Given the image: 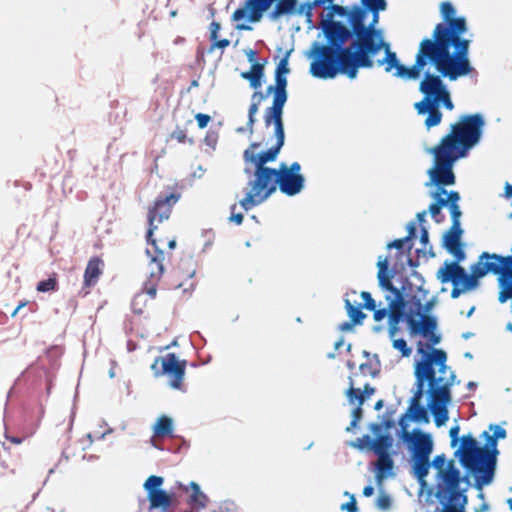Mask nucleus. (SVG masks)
<instances>
[{
    "instance_id": "20",
    "label": "nucleus",
    "mask_w": 512,
    "mask_h": 512,
    "mask_svg": "<svg viewBox=\"0 0 512 512\" xmlns=\"http://www.w3.org/2000/svg\"><path fill=\"white\" fill-rule=\"evenodd\" d=\"M407 414H404L399 424L403 429V439L411 445L412 457H430L433 450V441L429 434L415 429L412 433L406 431L404 422Z\"/></svg>"
},
{
    "instance_id": "18",
    "label": "nucleus",
    "mask_w": 512,
    "mask_h": 512,
    "mask_svg": "<svg viewBox=\"0 0 512 512\" xmlns=\"http://www.w3.org/2000/svg\"><path fill=\"white\" fill-rule=\"evenodd\" d=\"M441 490L435 492V497L443 504L441 512H465V506L468 502L466 492L468 486L464 488L454 486V480H448Z\"/></svg>"
},
{
    "instance_id": "54",
    "label": "nucleus",
    "mask_w": 512,
    "mask_h": 512,
    "mask_svg": "<svg viewBox=\"0 0 512 512\" xmlns=\"http://www.w3.org/2000/svg\"><path fill=\"white\" fill-rule=\"evenodd\" d=\"M448 252L456 258L455 262H457L458 264L459 262L463 261L466 257V254L461 248V246L450 249Z\"/></svg>"
},
{
    "instance_id": "58",
    "label": "nucleus",
    "mask_w": 512,
    "mask_h": 512,
    "mask_svg": "<svg viewBox=\"0 0 512 512\" xmlns=\"http://www.w3.org/2000/svg\"><path fill=\"white\" fill-rule=\"evenodd\" d=\"M459 430H460L459 426H454L449 431L452 447H455L459 441V437H458Z\"/></svg>"
},
{
    "instance_id": "23",
    "label": "nucleus",
    "mask_w": 512,
    "mask_h": 512,
    "mask_svg": "<svg viewBox=\"0 0 512 512\" xmlns=\"http://www.w3.org/2000/svg\"><path fill=\"white\" fill-rule=\"evenodd\" d=\"M345 307L348 316L350 317V320H352L354 323L360 324L366 316L362 312V308H364V306H362V304L358 302L357 290H351L349 293L346 294Z\"/></svg>"
},
{
    "instance_id": "50",
    "label": "nucleus",
    "mask_w": 512,
    "mask_h": 512,
    "mask_svg": "<svg viewBox=\"0 0 512 512\" xmlns=\"http://www.w3.org/2000/svg\"><path fill=\"white\" fill-rule=\"evenodd\" d=\"M57 285L56 274H52L48 279L39 281L36 288H55Z\"/></svg>"
},
{
    "instance_id": "49",
    "label": "nucleus",
    "mask_w": 512,
    "mask_h": 512,
    "mask_svg": "<svg viewBox=\"0 0 512 512\" xmlns=\"http://www.w3.org/2000/svg\"><path fill=\"white\" fill-rule=\"evenodd\" d=\"M362 405H359L353 409L352 412V420L350 422V426L347 427V431H349L351 428L356 427L360 419L362 418Z\"/></svg>"
},
{
    "instance_id": "52",
    "label": "nucleus",
    "mask_w": 512,
    "mask_h": 512,
    "mask_svg": "<svg viewBox=\"0 0 512 512\" xmlns=\"http://www.w3.org/2000/svg\"><path fill=\"white\" fill-rule=\"evenodd\" d=\"M195 119L197 121L198 127L201 129L205 128L211 120L209 115L203 113L196 114Z\"/></svg>"
},
{
    "instance_id": "47",
    "label": "nucleus",
    "mask_w": 512,
    "mask_h": 512,
    "mask_svg": "<svg viewBox=\"0 0 512 512\" xmlns=\"http://www.w3.org/2000/svg\"><path fill=\"white\" fill-rule=\"evenodd\" d=\"M441 209L442 208H439L438 206L436 205H433L432 203L430 204L429 206V209L427 212L430 213L431 217L433 218V220L436 222V223H442L445 219V216L442 214L441 212Z\"/></svg>"
},
{
    "instance_id": "55",
    "label": "nucleus",
    "mask_w": 512,
    "mask_h": 512,
    "mask_svg": "<svg viewBox=\"0 0 512 512\" xmlns=\"http://www.w3.org/2000/svg\"><path fill=\"white\" fill-rule=\"evenodd\" d=\"M434 202L432 203L433 205H436L438 206L439 208H443V207H449V199L444 196H430Z\"/></svg>"
},
{
    "instance_id": "21",
    "label": "nucleus",
    "mask_w": 512,
    "mask_h": 512,
    "mask_svg": "<svg viewBox=\"0 0 512 512\" xmlns=\"http://www.w3.org/2000/svg\"><path fill=\"white\" fill-rule=\"evenodd\" d=\"M272 106L266 108L264 113V123L266 127L273 125L274 128L284 129L283 109L287 101V91L272 90Z\"/></svg>"
},
{
    "instance_id": "34",
    "label": "nucleus",
    "mask_w": 512,
    "mask_h": 512,
    "mask_svg": "<svg viewBox=\"0 0 512 512\" xmlns=\"http://www.w3.org/2000/svg\"><path fill=\"white\" fill-rule=\"evenodd\" d=\"M393 443V440L391 436L389 435H380L377 437V439L372 444V449L374 450L375 454L383 455L389 454L388 450L391 448Z\"/></svg>"
},
{
    "instance_id": "26",
    "label": "nucleus",
    "mask_w": 512,
    "mask_h": 512,
    "mask_svg": "<svg viewBox=\"0 0 512 512\" xmlns=\"http://www.w3.org/2000/svg\"><path fill=\"white\" fill-rule=\"evenodd\" d=\"M430 466V457H412V473L421 485L426 484Z\"/></svg>"
},
{
    "instance_id": "62",
    "label": "nucleus",
    "mask_w": 512,
    "mask_h": 512,
    "mask_svg": "<svg viewBox=\"0 0 512 512\" xmlns=\"http://www.w3.org/2000/svg\"><path fill=\"white\" fill-rule=\"evenodd\" d=\"M301 165L298 162H293L289 167L286 165V171L295 175H302L300 173Z\"/></svg>"
},
{
    "instance_id": "51",
    "label": "nucleus",
    "mask_w": 512,
    "mask_h": 512,
    "mask_svg": "<svg viewBox=\"0 0 512 512\" xmlns=\"http://www.w3.org/2000/svg\"><path fill=\"white\" fill-rule=\"evenodd\" d=\"M420 242L423 245V249H426L427 246L430 247V254L434 256L432 252V246L429 244V233L426 227L422 226L420 231Z\"/></svg>"
},
{
    "instance_id": "12",
    "label": "nucleus",
    "mask_w": 512,
    "mask_h": 512,
    "mask_svg": "<svg viewBox=\"0 0 512 512\" xmlns=\"http://www.w3.org/2000/svg\"><path fill=\"white\" fill-rule=\"evenodd\" d=\"M297 3V0H246L243 7L234 11L232 20L238 22L246 18L249 22L257 23L275 4L267 17L271 21H276L283 16L295 14Z\"/></svg>"
},
{
    "instance_id": "39",
    "label": "nucleus",
    "mask_w": 512,
    "mask_h": 512,
    "mask_svg": "<svg viewBox=\"0 0 512 512\" xmlns=\"http://www.w3.org/2000/svg\"><path fill=\"white\" fill-rule=\"evenodd\" d=\"M358 298L361 299V304L367 310H374L376 308L375 300L372 298L371 294L366 290H361L358 293Z\"/></svg>"
},
{
    "instance_id": "7",
    "label": "nucleus",
    "mask_w": 512,
    "mask_h": 512,
    "mask_svg": "<svg viewBox=\"0 0 512 512\" xmlns=\"http://www.w3.org/2000/svg\"><path fill=\"white\" fill-rule=\"evenodd\" d=\"M417 352L421 359L415 364L416 390L411 400L408 413L410 418L416 422H428L429 417L426 408L420 405V400L424 394V385L428 383V390H432L437 384L436 373L441 375L448 372L447 354L442 349L424 350L423 342H418Z\"/></svg>"
},
{
    "instance_id": "57",
    "label": "nucleus",
    "mask_w": 512,
    "mask_h": 512,
    "mask_svg": "<svg viewBox=\"0 0 512 512\" xmlns=\"http://www.w3.org/2000/svg\"><path fill=\"white\" fill-rule=\"evenodd\" d=\"M408 235L405 237V240H408L409 242L412 241L413 238L416 236V223L411 221L406 226Z\"/></svg>"
},
{
    "instance_id": "29",
    "label": "nucleus",
    "mask_w": 512,
    "mask_h": 512,
    "mask_svg": "<svg viewBox=\"0 0 512 512\" xmlns=\"http://www.w3.org/2000/svg\"><path fill=\"white\" fill-rule=\"evenodd\" d=\"M394 466L393 459L390 454L378 455V459L375 463V467L377 470L376 479L378 483H381L382 480L389 474Z\"/></svg>"
},
{
    "instance_id": "2",
    "label": "nucleus",
    "mask_w": 512,
    "mask_h": 512,
    "mask_svg": "<svg viewBox=\"0 0 512 512\" xmlns=\"http://www.w3.org/2000/svg\"><path fill=\"white\" fill-rule=\"evenodd\" d=\"M467 30L465 17H458L450 27L438 23L432 38L423 39L425 67L438 68L450 81L470 74L473 70L468 57L470 40L461 37Z\"/></svg>"
},
{
    "instance_id": "48",
    "label": "nucleus",
    "mask_w": 512,
    "mask_h": 512,
    "mask_svg": "<svg viewBox=\"0 0 512 512\" xmlns=\"http://www.w3.org/2000/svg\"><path fill=\"white\" fill-rule=\"evenodd\" d=\"M376 505L380 510L386 511L391 507V498L388 494L382 493L376 501Z\"/></svg>"
},
{
    "instance_id": "60",
    "label": "nucleus",
    "mask_w": 512,
    "mask_h": 512,
    "mask_svg": "<svg viewBox=\"0 0 512 512\" xmlns=\"http://www.w3.org/2000/svg\"><path fill=\"white\" fill-rule=\"evenodd\" d=\"M172 138L176 139L180 143H184L186 140V132L182 129L177 128L172 133Z\"/></svg>"
},
{
    "instance_id": "24",
    "label": "nucleus",
    "mask_w": 512,
    "mask_h": 512,
    "mask_svg": "<svg viewBox=\"0 0 512 512\" xmlns=\"http://www.w3.org/2000/svg\"><path fill=\"white\" fill-rule=\"evenodd\" d=\"M157 290H140L131 302L132 311L141 315L145 311L149 301L155 299Z\"/></svg>"
},
{
    "instance_id": "8",
    "label": "nucleus",
    "mask_w": 512,
    "mask_h": 512,
    "mask_svg": "<svg viewBox=\"0 0 512 512\" xmlns=\"http://www.w3.org/2000/svg\"><path fill=\"white\" fill-rule=\"evenodd\" d=\"M180 195L170 193L169 195L160 194L152 207L148 210V231L146 234L147 243L150 248L146 249V253L150 258L148 267V278L143 283L142 288H156L164 271L163 260L164 252L158 247L156 240L153 238L154 230L157 224L162 223L170 217L173 205L177 203Z\"/></svg>"
},
{
    "instance_id": "11",
    "label": "nucleus",
    "mask_w": 512,
    "mask_h": 512,
    "mask_svg": "<svg viewBox=\"0 0 512 512\" xmlns=\"http://www.w3.org/2000/svg\"><path fill=\"white\" fill-rule=\"evenodd\" d=\"M305 184L303 175H295L286 171V164L281 163L279 169H276V175L270 180V184L263 189L248 191L243 199L239 201L240 206L249 211L255 206L266 201L279 187L280 191L288 196L299 194Z\"/></svg>"
},
{
    "instance_id": "44",
    "label": "nucleus",
    "mask_w": 512,
    "mask_h": 512,
    "mask_svg": "<svg viewBox=\"0 0 512 512\" xmlns=\"http://www.w3.org/2000/svg\"><path fill=\"white\" fill-rule=\"evenodd\" d=\"M291 54V50L287 51L285 56L279 61L276 66L275 74L287 75L290 72L288 67V59Z\"/></svg>"
},
{
    "instance_id": "5",
    "label": "nucleus",
    "mask_w": 512,
    "mask_h": 512,
    "mask_svg": "<svg viewBox=\"0 0 512 512\" xmlns=\"http://www.w3.org/2000/svg\"><path fill=\"white\" fill-rule=\"evenodd\" d=\"M488 274L497 276L498 288H512V259L509 255L482 252L469 272L457 262H445L437 278L443 283H452L453 288H478L480 280Z\"/></svg>"
},
{
    "instance_id": "53",
    "label": "nucleus",
    "mask_w": 512,
    "mask_h": 512,
    "mask_svg": "<svg viewBox=\"0 0 512 512\" xmlns=\"http://www.w3.org/2000/svg\"><path fill=\"white\" fill-rule=\"evenodd\" d=\"M341 510H346L347 512H357L358 511L357 502H356L354 495H350V501L346 504H343L341 506Z\"/></svg>"
},
{
    "instance_id": "38",
    "label": "nucleus",
    "mask_w": 512,
    "mask_h": 512,
    "mask_svg": "<svg viewBox=\"0 0 512 512\" xmlns=\"http://www.w3.org/2000/svg\"><path fill=\"white\" fill-rule=\"evenodd\" d=\"M432 105L437 106L438 108L442 105L447 110L451 111L454 109V104L451 99L450 90H447L442 96H440Z\"/></svg>"
},
{
    "instance_id": "16",
    "label": "nucleus",
    "mask_w": 512,
    "mask_h": 512,
    "mask_svg": "<svg viewBox=\"0 0 512 512\" xmlns=\"http://www.w3.org/2000/svg\"><path fill=\"white\" fill-rule=\"evenodd\" d=\"M186 360H179L175 353L156 357L151 364V370L155 376L168 375L172 388L182 390L186 371Z\"/></svg>"
},
{
    "instance_id": "56",
    "label": "nucleus",
    "mask_w": 512,
    "mask_h": 512,
    "mask_svg": "<svg viewBox=\"0 0 512 512\" xmlns=\"http://www.w3.org/2000/svg\"><path fill=\"white\" fill-rule=\"evenodd\" d=\"M221 29V26L218 22L216 21H213L211 24H210V39L212 41H215L217 40L218 38V33Z\"/></svg>"
},
{
    "instance_id": "25",
    "label": "nucleus",
    "mask_w": 512,
    "mask_h": 512,
    "mask_svg": "<svg viewBox=\"0 0 512 512\" xmlns=\"http://www.w3.org/2000/svg\"><path fill=\"white\" fill-rule=\"evenodd\" d=\"M377 266H378L377 278L379 281L380 288H396L391 282V279L394 276V272L389 269L388 259L386 257L383 258L380 256L378 258Z\"/></svg>"
},
{
    "instance_id": "64",
    "label": "nucleus",
    "mask_w": 512,
    "mask_h": 512,
    "mask_svg": "<svg viewBox=\"0 0 512 512\" xmlns=\"http://www.w3.org/2000/svg\"><path fill=\"white\" fill-rule=\"evenodd\" d=\"M512 298V290H500V294H499V301L500 302H505L507 301L508 299Z\"/></svg>"
},
{
    "instance_id": "59",
    "label": "nucleus",
    "mask_w": 512,
    "mask_h": 512,
    "mask_svg": "<svg viewBox=\"0 0 512 512\" xmlns=\"http://www.w3.org/2000/svg\"><path fill=\"white\" fill-rule=\"evenodd\" d=\"M435 187L434 191H430V196H447L448 191L445 189L447 185H433Z\"/></svg>"
},
{
    "instance_id": "61",
    "label": "nucleus",
    "mask_w": 512,
    "mask_h": 512,
    "mask_svg": "<svg viewBox=\"0 0 512 512\" xmlns=\"http://www.w3.org/2000/svg\"><path fill=\"white\" fill-rule=\"evenodd\" d=\"M235 208H236V205H235V204L231 206V211H232V212H231L230 220H231L232 222H235L237 225H240V224L243 222V218H244V217H243V214H241V213H237V214H235V213H234Z\"/></svg>"
},
{
    "instance_id": "63",
    "label": "nucleus",
    "mask_w": 512,
    "mask_h": 512,
    "mask_svg": "<svg viewBox=\"0 0 512 512\" xmlns=\"http://www.w3.org/2000/svg\"><path fill=\"white\" fill-rule=\"evenodd\" d=\"M447 198L449 199V205L458 204L460 200V195L457 191H450L447 193Z\"/></svg>"
},
{
    "instance_id": "28",
    "label": "nucleus",
    "mask_w": 512,
    "mask_h": 512,
    "mask_svg": "<svg viewBox=\"0 0 512 512\" xmlns=\"http://www.w3.org/2000/svg\"><path fill=\"white\" fill-rule=\"evenodd\" d=\"M415 109L418 114H428L425 120V126L430 129L431 127L437 126L442 120V113L437 106L434 107L432 103L428 105V109L422 110L420 104H415Z\"/></svg>"
},
{
    "instance_id": "10",
    "label": "nucleus",
    "mask_w": 512,
    "mask_h": 512,
    "mask_svg": "<svg viewBox=\"0 0 512 512\" xmlns=\"http://www.w3.org/2000/svg\"><path fill=\"white\" fill-rule=\"evenodd\" d=\"M484 126L482 114L463 115L457 123L451 125L450 133L441 139L439 145L464 158L480 142Z\"/></svg>"
},
{
    "instance_id": "31",
    "label": "nucleus",
    "mask_w": 512,
    "mask_h": 512,
    "mask_svg": "<svg viewBox=\"0 0 512 512\" xmlns=\"http://www.w3.org/2000/svg\"><path fill=\"white\" fill-rule=\"evenodd\" d=\"M264 75V66L260 63H253L250 71L242 72L241 77L250 82V86L257 89L261 86V78Z\"/></svg>"
},
{
    "instance_id": "17",
    "label": "nucleus",
    "mask_w": 512,
    "mask_h": 512,
    "mask_svg": "<svg viewBox=\"0 0 512 512\" xmlns=\"http://www.w3.org/2000/svg\"><path fill=\"white\" fill-rule=\"evenodd\" d=\"M437 74L432 73L430 69L424 68L423 77L419 84V92L423 95V99L416 104H420L422 110L428 109L430 103H434L440 96L449 90L443 78H447L438 68H435Z\"/></svg>"
},
{
    "instance_id": "36",
    "label": "nucleus",
    "mask_w": 512,
    "mask_h": 512,
    "mask_svg": "<svg viewBox=\"0 0 512 512\" xmlns=\"http://www.w3.org/2000/svg\"><path fill=\"white\" fill-rule=\"evenodd\" d=\"M456 10L452 3L446 1L441 4V15L445 21V27H450L452 21L456 20L458 17H455Z\"/></svg>"
},
{
    "instance_id": "45",
    "label": "nucleus",
    "mask_w": 512,
    "mask_h": 512,
    "mask_svg": "<svg viewBox=\"0 0 512 512\" xmlns=\"http://www.w3.org/2000/svg\"><path fill=\"white\" fill-rule=\"evenodd\" d=\"M405 247H407V250L410 251L412 249V244L408 240H405L404 238L396 239L390 243L387 244V248H395L399 251H402Z\"/></svg>"
},
{
    "instance_id": "14",
    "label": "nucleus",
    "mask_w": 512,
    "mask_h": 512,
    "mask_svg": "<svg viewBox=\"0 0 512 512\" xmlns=\"http://www.w3.org/2000/svg\"><path fill=\"white\" fill-rule=\"evenodd\" d=\"M428 152L433 154L434 164L427 171L429 181L425 185L427 187L438 184L454 185L456 177L453 172V165L458 159L463 157L441 145L429 149Z\"/></svg>"
},
{
    "instance_id": "13",
    "label": "nucleus",
    "mask_w": 512,
    "mask_h": 512,
    "mask_svg": "<svg viewBox=\"0 0 512 512\" xmlns=\"http://www.w3.org/2000/svg\"><path fill=\"white\" fill-rule=\"evenodd\" d=\"M455 378L454 371L448 366V372L445 371V374L436 373L437 384L432 390H428L430 395L428 407L434 415V421L438 427L444 425L448 420L447 405L451 401L450 389Z\"/></svg>"
},
{
    "instance_id": "19",
    "label": "nucleus",
    "mask_w": 512,
    "mask_h": 512,
    "mask_svg": "<svg viewBox=\"0 0 512 512\" xmlns=\"http://www.w3.org/2000/svg\"><path fill=\"white\" fill-rule=\"evenodd\" d=\"M433 467L437 470L436 475V485L435 489L436 491L441 490L443 486H445V482H448L447 480H454V486L461 487V483L463 481L466 482L467 485H469V478L467 476L462 477L460 470L455 466L454 461L450 460L448 463H446V457L445 455H437L433 461H432Z\"/></svg>"
},
{
    "instance_id": "3",
    "label": "nucleus",
    "mask_w": 512,
    "mask_h": 512,
    "mask_svg": "<svg viewBox=\"0 0 512 512\" xmlns=\"http://www.w3.org/2000/svg\"><path fill=\"white\" fill-rule=\"evenodd\" d=\"M429 290H386L385 301L390 307V338L400 331L405 321L411 334L421 335L426 343L424 350L435 349L441 336L436 333L437 321L428 315L435 304L434 298H427Z\"/></svg>"
},
{
    "instance_id": "46",
    "label": "nucleus",
    "mask_w": 512,
    "mask_h": 512,
    "mask_svg": "<svg viewBox=\"0 0 512 512\" xmlns=\"http://www.w3.org/2000/svg\"><path fill=\"white\" fill-rule=\"evenodd\" d=\"M412 277L416 279L415 283H412L409 279H406L401 288H422L424 284V279L417 272H413Z\"/></svg>"
},
{
    "instance_id": "41",
    "label": "nucleus",
    "mask_w": 512,
    "mask_h": 512,
    "mask_svg": "<svg viewBox=\"0 0 512 512\" xmlns=\"http://www.w3.org/2000/svg\"><path fill=\"white\" fill-rule=\"evenodd\" d=\"M374 319L376 321H381L385 317L388 318V335L390 336V307L388 301H386V307L380 309H374Z\"/></svg>"
},
{
    "instance_id": "37",
    "label": "nucleus",
    "mask_w": 512,
    "mask_h": 512,
    "mask_svg": "<svg viewBox=\"0 0 512 512\" xmlns=\"http://www.w3.org/2000/svg\"><path fill=\"white\" fill-rule=\"evenodd\" d=\"M316 6H313V1H306L305 3L301 4L299 7L296 6L295 14L304 15L306 18V22L312 26L313 21V9Z\"/></svg>"
},
{
    "instance_id": "4",
    "label": "nucleus",
    "mask_w": 512,
    "mask_h": 512,
    "mask_svg": "<svg viewBox=\"0 0 512 512\" xmlns=\"http://www.w3.org/2000/svg\"><path fill=\"white\" fill-rule=\"evenodd\" d=\"M388 5L366 9V13L358 15L357 12H348V7L331 5L327 7L326 15L321 16L319 28L326 39V44L314 41L308 53H315L348 41L368 36L370 32L383 31L377 25L380 12L385 11Z\"/></svg>"
},
{
    "instance_id": "1",
    "label": "nucleus",
    "mask_w": 512,
    "mask_h": 512,
    "mask_svg": "<svg viewBox=\"0 0 512 512\" xmlns=\"http://www.w3.org/2000/svg\"><path fill=\"white\" fill-rule=\"evenodd\" d=\"M312 59L310 74L318 79H333L338 74L356 79L359 69H371L375 65L383 66L386 73L393 70V76L401 79L420 78L424 65L423 40L420 42L411 67L401 64L390 43L384 39V31L370 32L368 36L353 39L349 45L339 44L315 53H307Z\"/></svg>"
},
{
    "instance_id": "35",
    "label": "nucleus",
    "mask_w": 512,
    "mask_h": 512,
    "mask_svg": "<svg viewBox=\"0 0 512 512\" xmlns=\"http://www.w3.org/2000/svg\"><path fill=\"white\" fill-rule=\"evenodd\" d=\"M388 5L386 0H360L359 4H354L351 7H348V12H357L360 16L363 13H366V9H370L372 7Z\"/></svg>"
},
{
    "instance_id": "32",
    "label": "nucleus",
    "mask_w": 512,
    "mask_h": 512,
    "mask_svg": "<svg viewBox=\"0 0 512 512\" xmlns=\"http://www.w3.org/2000/svg\"><path fill=\"white\" fill-rule=\"evenodd\" d=\"M264 98L263 94L261 92H254L252 95V102L248 109V132L249 135H252L254 133V124L256 122V114L259 109V104L261 100Z\"/></svg>"
},
{
    "instance_id": "15",
    "label": "nucleus",
    "mask_w": 512,
    "mask_h": 512,
    "mask_svg": "<svg viewBox=\"0 0 512 512\" xmlns=\"http://www.w3.org/2000/svg\"><path fill=\"white\" fill-rule=\"evenodd\" d=\"M163 483V477L157 475H151L145 480L143 488L147 492L149 511L159 510L160 512H177L178 500L173 493H169L161 489Z\"/></svg>"
},
{
    "instance_id": "33",
    "label": "nucleus",
    "mask_w": 512,
    "mask_h": 512,
    "mask_svg": "<svg viewBox=\"0 0 512 512\" xmlns=\"http://www.w3.org/2000/svg\"><path fill=\"white\" fill-rule=\"evenodd\" d=\"M172 431V419L165 415L159 417L156 424L153 427L154 437H167L172 434Z\"/></svg>"
},
{
    "instance_id": "9",
    "label": "nucleus",
    "mask_w": 512,
    "mask_h": 512,
    "mask_svg": "<svg viewBox=\"0 0 512 512\" xmlns=\"http://www.w3.org/2000/svg\"><path fill=\"white\" fill-rule=\"evenodd\" d=\"M274 136L276 143L266 151H262L259 154L255 153V149L260 146V143L253 142L243 153V160L246 164L250 163L255 167L254 172L251 168L245 167L244 173L247 176H254V179L249 180L248 187L249 191L259 190L266 188L270 184V180L276 175V169L265 166L268 162H273L277 159V156L285 142L284 129L274 128Z\"/></svg>"
},
{
    "instance_id": "6",
    "label": "nucleus",
    "mask_w": 512,
    "mask_h": 512,
    "mask_svg": "<svg viewBox=\"0 0 512 512\" xmlns=\"http://www.w3.org/2000/svg\"><path fill=\"white\" fill-rule=\"evenodd\" d=\"M483 435L487 437L486 446L480 447L477 440L468 434L461 437L460 446L455 451L461 465L474 476L477 490H482L493 481L497 455L496 440L505 438L506 431L500 426H495L493 436L487 432Z\"/></svg>"
},
{
    "instance_id": "42",
    "label": "nucleus",
    "mask_w": 512,
    "mask_h": 512,
    "mask_svg": "<svg viewBox=\"0 0 512 512\" xmlns=\"http://www.w3.org/2000/svg\"><path fill=\"white\" fill-rule=\"evenodd\" d=\"M393 348L399 350L403 357H409L412 352L411 348L407 345V342L402 338L393 340Z\"/></svg>"
},
{
    "instance_id": "22",
    "label": "nucleus",
    "mask_w": 512,
    "mask_h": 512,
    "mask_svg": "<svg viewBox=\"0 0 512 512\" xmlns=\"http://www.w3.org/2000/svg\"><path fill=\"white\" fill-rule=\"evenodd\" d=\"M357 376L358 374L356 373L349 377V388L346 391V396L350 404L357 402L359 405H362L366 398L374 394L375 388L372 387L369 383L364 385L363 390L355 387L357 384L355 377Z\"/></svg>"
},
{
    "instance_id": "27",
    "label": "nucleus",
    "mask_w": 512,
    "mask_h": 512,
    "mask_svg": "<svg viewBox=\"0 0 512 512\" xmlns=\"http://www.w3.org/2000/svg\"><path fill=\"white\" fill-rule=\"evenodd\" d=\"M102 266H103L102 260L97 257L92 258L88 262L85 273H84V284L86 286H94L97 283V280L102 273V270H101Z\"/></svg>"
},
{
    "instance_id": "30",
    "label": "nucleus",
    "mask_w": 512,
    "mask_h": 512,
    "mask_svg": "<svg viewBox=\"0 0 512 512\" xmlns=\"http://www.w3.org/2000/svg\"><path fill=\"white\" fill-rule=\"evenodd\" d=\"M463 234V230L461 226L451 225L450 229L444 234L443 237V246L447 251L453 249L455 247L461 246V236Z\"/></svg>"
},
{
    "instance_id": "40",
    "label": "nucleus",
    "mask_w": 512,
    "mask_h": 512,
    "mask_svg": "<svg viewBox=\"0 0 512 512\" xmlns=\"http://www.w3.org/2000/svg\"><path fill=\"white\" fill-rule=\"evenodd\" d=\"M287 77L286 75L275 74V86L270 85L267 88V94L272 93V90L287 91Z\"/></svg>"
},
{
    "instance_id": "43",
    "label": "nucleus",
    "mask_w": 512,
    "mask_h": 512,
    "mask_svg": "<svg viewBox=\"0 0 512 512\" xmlns=\"http://www.w3.org/2000/svg\"><path fill=\"white\" fill-rule=\"evenodd\" d=\"M452 219V225L456 228L457 226H461L460 218L462 216V211L460 209L459 204H452L448 207Z\"/></svg>"
}]
</instances>
